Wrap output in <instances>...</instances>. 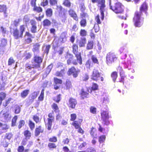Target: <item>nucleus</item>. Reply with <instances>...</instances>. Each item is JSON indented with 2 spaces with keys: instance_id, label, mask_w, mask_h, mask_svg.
Segmentation results:
<instances>
[{
  "instance_id": "obj_1",
  "label": "nucleus",
  "mask_w": 152,
  "mask_h": 152,
  "mask_svg": "<svg viewBox=\"0 0 152 152\" xmlns=\"http://www.w3.org/2000/svg\"><path fill=\"white\" fill-rule=\"evenodd\" d=\"M10 31L14 39H19L23 37V34L26 29L24 25H22L20 26L19 30L16 28H13L10 27Z\"/></svg>"
},
{
  "instance_id": "obj_39",
  "label": "nucleus",
  "mask_w": 152,
  "mask_h": 152,
  "mask_svg": "<svg viewBox=\"0 0 152 152\" xmlns=\"http://www.w3.org/2000/svg\"><path fill=\"white\" fill-rule=\"evenodd\" d=\"M46 15L47 17H51L53 15V10L50 8H48L45 11Z\"/></svg>"
},
{
  "instance_id": "obj_24",
  "label": "nucleus",
  "mask_w": 152,
  "mask_h": 152,
  "mask_svg": "<svg viewBox=\"0 0 152 152\" xmlns=\"http://www.w3.org/2000/svg\"><path fill=\"white\" fill-rule=\"evenodd\" d=\"M90 133L93 139H97V135L96 129L94 127H92L90 132Z\"/></svg>"
},
{
  "instance_id": "obj_21",
  "label": "nucleus",
  "mask_w": 152,
  "mask_h": 152,
  "mask_svg": "<svg viewBox=\"0 0 152 152\" xmlns=\"http://www.w3.org/2000/svg\"><path fill=\"white\" fill-rule=\"evenodd\" d=\"M83 121V120L82 119H79L78 121H73L71 125L73 126L75 129H77L81 126Z\"/></svg>"
},
{
  "instance_id": "obj_26",
  "label": "nucleus",
  "mask_w": 152,
  "mask_h": 152,
  "mask_svg": "<svg viewBox=\"0 0 152 152\" xmlns=\"http://www.w3.org/2000/svg\"><path fill=\"white\" fill-rule=\"evenodd\" d=\"M94 42L92 40L88 41L86 46L87 50H90L93 48Z\"/></svg>"
},
{
  "instance_id": "obj_41",
  "label": "nucleus",
  "mask_w": 152,
  "mask_h": 152,
  "mask_svg": "<svg viewBox=\"0 0 152 152\" xmlns=\"http://www.w3.org/2000/svg\"><path fill=\"white\" fill-rule=\"evenodd\" d=\"M7 40L4 38L1 39L0 44V47L4 48L7 44Z\"/></svg>"
},
{
  "instance_id": "obj_14",
  "label": "nucleus",
  "mask_w": 152,
  "mask_h": 152,
  "mask_svg": "<svg viewBox=\"0 0 152 152\" xmlns=\"http://www.w3.org/2000/svg\"><path fill=\"white\" fill-rule=\"evenodd\" d=\"M77 104V101L76 99L72 97L69 98L67 105L69 108L75 109Z\"/></svg>"
},
{
  "instance_id": "obj_38",
  "label": "nucleus",
  "mask_w": 152,
  "mask_h": 152,
  "mask_svg": "<svg viewBox=\"0 0 152 152\" xmlns=\"http://www.w3.org/2000/svg\"><path fill=\"white\" fill-rule=\"evenodd\" d=\"M80 26L84 28L87 25V20L85 19H81L80 22Z\"/></svg>"
},
{
  "instance_id": "obj_35",
  "label": "nucleus",
  "mask_w": 152,
  "mask_h": 152,
  "mask_svg": "<svg viewBox=\"0 0 152 152\" xmlns=\"http://www.w3.org/2000/svg\"><path fill=\"white\" fill-rule=\"evenodd\" d=\"M61 94H59L56 95V96L53 97V99L55 102L58 103L61 99Z\"/></svg>"
},
{
  "instance_id": "obj_60",
  "label": "nucleus",
  "mask_w": 152,
  "mask_h": 152,
  "mask_svg": "<svg viewBox=\"0 0 152 152\" xmlns=\"http://www.w3.org/2000/svg\"><path fill=\"white\" fill-rule=\"evenodd\" d=\"M106 137L104 135L100 136L99 138V141L100 143H102L104 142L105 140Z\"/></svg>"
},
{
  "instance_id": "obj_61",
  "label": "nucleus",
  "mask_w": 152,
  "mask_h": 152,
  "mask_svg": "<svg viewBox=\"0 0 152 152\" xmlns=\"http://www.w3.org/2000/svg\"><path fill=\"white\" fill-rule=\"evenodd\" d=\"M53 42L54 43L55 45V46H53V48L54 50H55L56 48L59 46V43H60V41L58 39V40H56L55 41L54 40V41H53Z\"/></svg>"
},
{
  "instance_id": "obj_53",
  "label": "nucleus",
  "mask_w": 152,
  "mask_h": 152,
  "mask_svg": "<svg viewBox=\"0 0 152 152\" xmlns=\"http://www.w3.org/2000/svg\"><path fill=\"white\" fill-rule=\"evenodd\" d=\"M17 119L18 117L17 115H15L13 117L12 120L11 126H15Z\"/></svg>"
},
{
  "instance_id": "obj_47",
  "label": "nucleus",
  "mask_w": 152,
  "mask_h": 152,
  "mask_svg": "<svg viewBox=\"0 0 152 152\" xmlns=\"http://www.w3.org/2000/svg\"><path fill=\"white\" fill-rule=\"evenodd\" d=\"M12 100L11 98H9L5 100V102L3 103V106L4 107H7L8 104L10 103L11 100Z\"/></svg>"
},
{
  "instance_id": "obj_43",
  "label": "nucleus",
  "mask_w": 152,
  "mask_h": 152,
  "mask_svg": "<svg viewBox=\"0 0 152 152\" xmlns=\"http://www.w3.org/2000/svg\"><path fill=\"white\" fill-rule=\"evenodd\" d=\"M33 10L34 11L38 13L42 12L43 11L41 7H38L36 6L34 7Z\"/></svg>"
},
{
  "instance_id": "obj_58",
  "label": "nucleus",
  "mask_w": 152,
  "mask_h": 152,
  "mask_svg": "<svg viewBox=\"0 0 152 152\" xmlns=\"http://www.w3.org/2000/svg\"><path fill=\"white\" fill-rule=\"evenodd\" d=\"M1 144L4 148L8 147L9 143L8 142H7L6 140L4 139L1 142Z\"/></svg>"
},
{
  "instance_id": "obj_52",
  "label": "nucleus",
  "mask_w": 152,
  "mask_h": 152,
  "mask_svg": "<svg viewBox=\"0 0 152 152\" xmlns=\"http://www.w3.org/2000/svg\"><path fill=\"white\" fill-rule=\"evenodd\" d=\"M12 137L13 134L11 133H7L6 134L4 139H7L8 140H10Z\"/></svg>"
},
{
  "instance_id": "obj_37",
  "label": "nucleus",
  "mask_w": 152,
  "mask_h": 152,
  "mask_svg": "<svg viewBox=\"0 0 152 152\" xmlns=\"http://www.w3.org/2000/svg\"><path fill=\"white\" fill-rule=\"evenodd\" d=\"M62 4L65 7L68 8H70L71 5V3L69 0H64Z\"/></svg>"
},
{
  "instance_id": "obj_17",
  "label": "nucleus",
  "mask_w": 152,
  "mask_h": 152,
  "mask_svg": "<svg viewBox=\"0 0 152 152\" xmlns=\"http://www.w3.org/2000/svg\"><path fill=\"white\" fill-rule=\"evenodd\" d=\"M148 6L147 4L145 2H144L141 5L140 7V11H137L135 13H138L140 15H142V12H146L148 10Z\"/></svg>"
},
{
  "instance_id": "obj_63",
  "label": "nucleus",
  "mask_w": 152,
  "mask_h": 152,
  "mask_svg": "<svg viewBox=\"0 0 152 152\" xmlns=\"http://www.w3.org/2000/svg\"><path fill=\"white\" fill-rule=\"evenodd\" d=\"M90 112L94 114H95L96 113V109L95 107L93 106H91L90 108Z\"/></svg>"
},
{
  "instance_id": "obj_34",
  "label": "nucleus",
  "mask_w": 152,
  "mask_h": 152,
  "mask_svg": "<svg viewBox=\"0 0 152 152\" xmlns=\"http://www.w3.org/2000/svg\"><path fill=\"white\" fill-rule=\"evenodd\" d=\"M29 92L28 89H26L23 90L20 93L21 97L24 98H26L28 95Z\"/></svg>"
},
{
  "instance_id": "obj_7",
  "label": "nucleus",
  "mask_w": 152,
  "mask_h": 152,
  "mask_svg": "<svg viewBox=\"0 0 152 152\" xmlns=\"http://www.w3.org/2000/svg\"><path fill=\"white\" fill-rule=\"evenodd\" d=\"M101 73L99 72V70L96 69L94 68L93 70L91 76V79L95 81H98L100 78L101 80L103 81L104 79L103 77H101Z\"/></svg>"
},
{
  "instance_id": "obj_22",
  "label": "nucleus",
  "mask_w": 152,
  "mask_h": 152,
  "mask_svg": "<svg viewBox=\"0 0 152 152\" xmlns=\"http://www.w3.org/2000/svg\"><path fill=\"white\" fill-rule=\"evenodd\" d=\"M33 46L32 51L34 54H36L37 53H39V52L40 45L39 43H37L33 45Z\"/></svg>"
},
{
  "instance_id": "obj_25",
  "label": "nucleus",
  "mask_w": 152,
  "mask_h": 152,
  "mask_svg": "<svg viewBox=\"0 0 152 152\" xmlns=\"http://www.w3.org/2000/svg\"><path fill=\"white\" fill-rule=\"evenodd\" d=\"M37 68L33 63L31 64L28 63H27L25 65V70L28 71L31 70L32 69Z\"/></svg>"
},
{
  "instance_id": "obj_33",
  "label": "nucleus",
  "mask_w": 152,
  "mask_h": 152,
  "mask_svg": "<svg viewBox=\"0 0 152 152\" xmlns=\"http://www.w3.org/2000/svg\"><path fill=\"white\" fill-rule=\"evenodd\" d=\"M51 107L55 113H59L60 112L58 106L56 103H54L53 104L51 105Z\"/></svg>"
},
{
  "instance_id": "obj_13",
  "label": "nucleus",
  "mask_w": 152,
  "mask_h": 152,
  "mask_svg": "<svg viewBox=\"0 0 152 152\" xmlns=\"http://www.w3.org/2000/svg\"><path fill=\"white\" fill-rule=\"evenodd\" d=\"M72 52L75 55L76 58L79 60L81 59H82L81 56V53L80 52H79L78 47V45L76 44H74L72 46Z\"/></svg>"
},
{
  "instance_id": "obj_10",
  "label": "nucleus",
  "mask_w": 152,
  "mask_h": 152,
  "mask_svg": "<svg viewBox=\"0 0 152 152\" xmlns=\"http://www.w3.org/2000/svg\"><path fill=\"white\" fill-rule=\"evenodd\" d=\"M43 60V58L41 56L37 54H34V57L31 62L34 64L37 68H40Z\"/></svg>"
},
{
  "instance_id": "obj_50",
  "label": "nucleus",
  "mask_w": 152,
  "mask_h": 152,
  "mask_svg": "<svg viewBox=\"0 0 152 152\" xmlns=\"http://www.w3.org/2000/svg\"><path fill=\"white\" fill-rule=\"evenodd\" d=\"M79 33L81 37H85L87 35V31L84 29H81Z\"/></svg>"
},
{
  "instance_id": "obj_42",
  "label": "nucleus",
  "mask_w": 152,
  "mask_h": 152,
  "mask_svg": "<svg viewBox=\"0 0 152 152\" xmlns=\"http://www.w3.org/2000/svg\"><path fill=\"white\" fill-rule=\"evenodd\" d=\"M53 81L54 84L57 85V84H61L62 83L63 81L61 79L58 78L57 77H54L53 78Z\"/></svg>"
},
{
  "instance_id": "obj_5",
  "label": "nucleus",
  "mask_w": 152,
  "mask_h": 152,
  "mask_svg": "<svg viewBox=\"0 0 152 152\" xmlns=\"http://www.w3.org/2000/svg\"><path fill=\"white\" fill-rule=\"evenodd\" d=\"M141 16L142 15H140L138 13H134L133 22L136 27H140L143 24L144 18H142Z\"/></svg>"
},
{
  "instance_id": "obj_54",
  "label": "nucleus",
  "mask_w": 152,
  "mask_h": 152,
  "mask_svg": "<svg viewBox=\"0 0 152 152\" xmlns=\"http://www.w3.org/2000/svg\"><path fill=\"white\" fill-rule=\"evenodd\" d=\"M52 64H50L46 68L45 71V73L46 75H48L50 72L52 68Z\"/></svg>"
},
{
  "instance_id": "obj_12",
  "label": "nucleus",
  "mask_w": 152,
  "mask_h": 152,
  "mask_svg": "<svg viewBox=\"0 0 152 152\" xmlns=\"http://www.w3.org/2000/svg\"><path fill=\"white\" fill-rule=\"evenodd\" d=\"M102 120V121L104 124L105 125H108L110 123L109 121V117L108 113L106 111H103L101 113Z\"/></svg>"
},
{
  "instance_id": "obj_18",
  "label": "nucleus",
  "mask_w": 152,
  "mask_h": 152,
  "mask_svg": "<svg viewBox=\"0 0 152 152\" xmlns=\"http://www.w3.org/2000/svg\"><path fill=\"white\" fill-rule=\"evenodd\" d=\"M31 25V31L32 33H36L37 32V27L36 25L37 23L34 20H31L30 21Z\"/></svg>"
},
{
  "instance_id": "obj_11",
  "label": "nucleus",
  "mask_w": 152,
  "mask_h": 152,
  "mask_svg": "<svg viewBox=\"0 0 152 152\" xmlns=\"http://www.w3.org/2000/svg\"><path fill=\"white\" fill-rule=\"evenodd\" d=\"M90 89V88L88 87L82 88L79 93V95L81 99H83L89 97V93H90L89 92Z\"/></svg>"
},
{
  "instance_id": "obj_49",
  "label": "nucleus",
  "mask_w": 152,
  "mask_h": 152,
  "mask_svg": "<svg viewBox=\"0 0 152 152\" xmlns=\"http://www.w3.org/2000/svg\"><path fill=\"white\" fill-rule=\"evenodd\" d=\"M48 140L51 142H56L58 141L57 137L55 136H53L50 137L49 139Z\"/></svg>"
},
{
  "instance_id": "obj_23",
  "label": "nucleus",
  "mask_w": 152,
  "mask_h": 152,
  "mask_svg": "<svg viewBox=\"0 0 152 152\" xmlns=\"http://www.w3.org/2000/svg\"><path fill=\"white\" fill-rule=\"evenodd\" d=\"M66 34V33L65 32H63L61 34L58 39L60 43H64L66 41L67 39Z\"/></svg>"
},
{
  "instance_id": "obj_6",
  "label": "nucleus",
  "mask_w": 152,
  "mask_h": 152,
  "mask_svg": "<svg viewBox=\"0 0 152 152\" xmlns=\"http://www.w3.org/2000/svg\"><path fill=\"white\" fill-rule=\"evenodd\" d=\"M106 62L108 65H110L116 62L118 57L114 53L111 52L108 53L106 56Z\"/></svg>"
},
{
  "instance_id": "obj_46",
  "label": "nucleus",
  "mask_w": 152,
  "mask_h": 152,
  "mask_svg": "<svg viewBox=\"0 0 152 152\" xmlns=\"http://www.w3.org/2000/svg\"><path fill=\"white\" fill-rule=\"evenodd\" d=\"M28 124L31 130H33L35 128V124L31 120H29Z\"/></svg>"
},
{
  "instance_id": "obj_57",
  "label": "nucleus",
  "mask_w": 152,
  "mask_h": 152,
  "mask_svg": "<svg viewBox=\"0 0 152 152\" xmlns=\"http://www.w3.org/2000/svg\"><path fill=\"white\" fill-rule=\"evenodd\" d=\"M56 10L58 11L59 15L62 14L63 10V7L61 5H56Z\"/></svg>"
},
{
  "instance_id": "obj_16",
  "label": "nucleus",
  "mask_w": 152,
  "mask_h": 152,
  "mask_svg": "<svg viewBox=\"0 0 152 152\" xmlns=\"http://www.w3.org/2000/svg\"><path fill=\"white\" fill-rule=\"evenodd\" d=\"M69 15L76 21H78L79 18L75 11L72 9H70L68 11Z\"/></svg>"
},
{
  "instance_id": "obj_29",
  "label": "nucleus",
  "mask_w": 152,
  "mask_h": 152,
  "mask_svg": "<svg viewBox=\"0 0 152 152\" xmlns=\"http://www.w3.org/2000/svg\"><path fill=\"white\" fill-rule=\"evenodd\" d=\"M51 24V21L48 19H45L42 21V25L44 27L50 26Z\"/></svg>"
},
{
  "instance_id": "obj_48",
  "label": "nucleus",
  "mask_w": 152,
  "mask_h": 152,
  "mask_svg": "<svg viewBox=\"0 0 152 152\" xmlns=\"http://www.w3.org/2000/svg\"><path fill=\"white\" fill-rule=\"evenodd\" d=\"M44 90L42 89L41 91L40 95L38 97V100L39 101H42L44 99Z\"/></svg>"
},
{
  "instance_id": "obj_51",
  "label": "nucleus",
  "mask_w": 152,
  "mask_h": 152,
  "mask_svg": "<svg viewBox=\"0 0 152 152\" xmlns=\"http://www.w3.org/2000/svg\"><path fill=\"white\" fill-rule=\"evenodd\" d=\"M120 51L121 52V53L122 54V55H124V58H125L127 56L126 53H127V51L125 49L123 48H121L120 50Z\"/></svg>"
},
{
  "instance_id": "obj_62",
  "label": "nucleus",
  "mask_w": 152,
  "mask_h": 152,
  "mask_svg": "<svg viewBox=\"0 0 152 152\" xmlns=\"http://www.w3.org/2000/svg\"><path fill=\"white\" fill-rule=\"evenodd\" d=\"M33 119L36 123H38L40 121V119L39 117L37 115H34L33 116Z\"/></svg>"
},
{
  "instance_id": "obj_3",
  "label": "nucleus",
  "mask_w": 152,
  "mask_h": 152,
  "mask_svg": "<svg viewBox=\"0 0 152 152\" xmlns=\"http://www.w3.org/2000/svg\"><path fill=\"white\" fill-rule=\"evenodd\" d=\"M65 58L66 60L67 64L68 65L72 64L73 65H77L78 63L80 65L82 64V59L79 60L77 58L76 59H74V57L71 53H66L65 56Z\"/></svg>"
},
{
  "instance_id": "obj_31",
  "label": "nucleus",
  "mask_w": 152,
  "mask_h": 152,
  "mask_svg": "<svg viewBox=\"0 0 152 152\" xmlns=\"http://www.w3.org/2000/svg\"><path fill=\"white\" fill-rule=\"evenodd\" d=\"M23 134L26 139H29L31 137V132L26 130L24 131L23 132Z\"/></svg>"
},
{
  "instance_id": "obj_40",
  "label": "nucleus",
  "mask_w": 152,
  "mask_h": 152,
  "mask_svg": "<svg viewBox=\"0 0 152 152\" xmlns=\"http://www.w3.org/2000/svg\"><path fill=\"white\" fill-rule=\"evenodd\" d=\"M38 94L36 92H34L33 94H32L31 96V99H29V102L31 103L33 102L34 100L37 97Z\"/></svg>"
},
{
  "instance_id": "obj_56",
  "label": "nucleus",
  "mask_w": 152,
  "mask_h": 152,
  "mask_svg": "<svg viewBox=\"0 0 152 152\" xmlns=\"http://www.w3.org/2000/svg\"><path fill=\"white\" fill-rule=\"evenodd\" d=\"M64 47H61L57 51L56 50H54L55 51V53H58V54L59 55H61L63 52V51L64 50Z\"/></svg>"
},
{
  "instance_id": "obj_9",
  "label": "nucleus",
  "mask_w": 152,
  "mask_h": 152,
  "mask_svg": "<svg viewBox=\"0 0 152 152\" xmlns=\"http://www.w3.org/2000/svg\"><path fill=\"white\" fill-rule=\"evenodd\" d=\"M79 69H77L74 66H72L69 68L67 72V74L68 76L72 75L74 78L77 77L80 72Z\"/></svg>"
},
{
  "instance_id": "obj_55",
  "label": "nucleus",
  "mask_w": 152,
  "mask_h": 152,
  "mask_svg": "<svg viewBox=\"0 0 152 152\" xmlns=\"http://www.w3.org/2000/svg\"><path fill=\"white\" fill-rule=\"evenodd\" d=\"M91 59L92 61L94 64H98L99 62L97 58L94 55H92L91 56Z\"/></svg>"
},
{
  "instance_id": "obj_64",
  "label": "nucleus",
  "mask_w": 152,
  "mask_h": 152,
  "mask_svg": "<svg viewBox=\"0 0 152 152\" xmlns=\"http://www.w3.org/2000/svg\"><path fill=\"white\" fill-rule=\"evenodd\" d=\"M15 63V61L14 60L13 58L12 57H10L8 59V66H11Z\"/></svg>"
},
{
  "instance_id": "obj_59",
  "label": "nucleus",
  "mask_w": 152,
  "mask_h": 152,
  "mask_svg": "<svg viewBox=\"0 0 152 152\" xmlns=\"http://www.w3.org/2000/svg\"><path fill=\"white\" fill-rule=\"evenodd\" d=\"M25 124V121L23 120H20L19 122L18 128L19 129H20Z\"/></svg>"
},
{
  "instance_id": "obj_4",
  "label": "nucleus",
  "mask_w": 152,
  "mask_h": 152,
  "mask_svg": "<svg viewBox=\"0 0 152 152\" xmlns=\"http://www.w3.org/2000/svg\"><path fill=\"white\" fill-rule=\"evenodd\" d=\"M110 9L116 14H123L124 12V6L119 2L110 4Z\"/></svg>"
},
{
  "instance_id": "obj_15",
  "label": "nucleus",
  "mask_w": 152,
  "mask_h": 152,
  "mask_svg": "<svg viewBox=\"0 0 152 152\" xmlns=\"http://www.w3.org/2000/svg\"><path fill=\"white\" fill-rule=\"evenodd\" d=\"M117 70L119 71L120 77V79L119 82L122 83L124 84V79L126 77V76L125 75L123 68L121 66H119L117 68Z\"/></svg>"
},
{
  "instance_id": "obj_32",
  "label": "nucleus",
  "mask_w": 152,
  "mask_h": 152,
  "mask_svg": "<svg viewBox=\"0 0 152 152\" xmlns=\"http://www.w3.org/2000/svg\"><path fill=\"white\" fill-rule=\"evenodd\" d=\"M111 77L114 83L116 82V80L118 77V73L116 71L113 72L111 74Z\"/></svg>"
},
{
  "instance_id": "obj_45",
  "label": "nucleus",
  "mask_w": 152,
  "mask_h": 152,
  "mask_svg": "<svg viewBox=\"0 0 152 152\" xmlns=\"http://www.w3.org/2000/svg\"><path fill=\"white\" fill-rule=\"evenodd\" d=\"M32 56V54L30 52L26 53L24 55V59L25 60L30 59Z\"/></svg>"
},
{
  "instance_id": "obj_36",
  "label": "nucleus",
  "mask_w": 152,
  "mask_h": 152,
  "mask_svg": "<svg viewBox=\"0 0 152 152\" xmlns=\"http://www.w3.org/2000/svg\"><path fill=\"white\" fill-rule=\"evenodd\" d=\"M86 39L85 38H81L79 42V47H84L86 43Z\"/></svg>"
},
{
  "instance_id": "obj_27",
  "label": "nucleus",
  "mask_w": 152,
  "mask_h": 152,
  "mask_svg": "<svg viewBox=\"0 0 152 152\" xmlns=\"http://www.w3.org/2000/svg\"><path fill=\"white\" fill-rule=\"evenodd\" d=\"M65 74V69L63 68L61 69L60 71H57L55 74V75L58 77H63Z\"/></svg>"
},
{
  "instance_id": "obj_19",
  "label": "nucleus",
  "mask_w": 152,
  "mask_h": 152,
  "mask_svg": "<svg viewBox=\"0 0 152 152\" xmlns=\"http://www.w3.org/2000/svg\"><path fill=\"white\" fill-rule=\"evenodd\" d=\"M7 10V7L6 5L0 4V12L3 13L5 17H7L8 16Z\"/></svg>"
},
{
  "instance_id": "obj_20",
  "label": "nucleus",
  "mask_w": 152,
  "mask_h": 152,
  "mask_svg": "<svg viewBox=\"0 0 152 152\" xmlns=\"http://www.w3.org/2000/svg\"><path fill=\"white\" fill-rule=\"evenodd\" d=\"M44 132V129L41 125L37 127L34 131V135L35 137L38 136L40 133H43Z\"/></svg>"
},
{
  "instance_id": "obj_44",
  "label": "nucleus",
  "mask_w": 152,
  "mask_h": 152,
  "mask_svg": "<svg viewBox=\"0 0 152 152\" xmlns=\"http://www.w3.org/2000/svg\"><path fill=\"white\" fill-rule=\"evenodd\" d=\"M48 147L49 149L51 150L56 149L57 148V145L55 143L50 142L48 143Z\"/></svg>"
},
{
  "instance_id": "obj_28",
  "label": "nucleus",
  "mask_w": 152,
  "mask_h": 152,
  "mask_svg": "<svg viewBox=\"0 0 152 152\" xmlns=\"http://www.w3.org/2000/svg\"><path fill=\"white\" fill-rule=\"evenodd\" d=\"M65 86L66 90H69L72 88V86L71 81L69 79H67L65 83Z\"/></svg>"
},
{
  "instance_id": "obj_2",
  "label": "nucleus",
  "mask_w": 152,
  "mask_h": 152,
  "mask_svg": "<svg viewBox=\"0 0 152 152\" xmlns=\"http://www.w3.org/2000/svg\"><path fill=\"white\" fill-rule=\"evenodd\" d=\"M91 1L93 3H96L97 6L99 9L100 12L101 20H103L104 17V12L106 10L105 0H91Z\"/></svg>"
},
{
  "instance_id": "obj_8",
  "label": "nucleus",
  "mask_w": 152,
  "mask_h": 152,
  "mask_svg": "<svg viewBox=\"0 0 152 152\" xmlns=\"http://www.w3.org/2000/svg\"><path fill=\"white\" fill-rule=\"evenodd\" d=\"M48 118H47V122L45 124V125L47 127V129L50 130L52 129V123L54 121L55 119L54 114L53 111L49 113L48 115Z\"/></svg>"
},
{
  "instance_id": "obj_30",
  "label": "nucleus",
  "mask_w": 152,
  "mask_h": 152,
  "mask_svg": "<svg viewBox=\"0 0 152 152\" xmlns=\"http://www.w3.org/2000/svg\"><path fill=\"white\" fill-rule=\"evenodd\" d=\"M90 88V93H91L93 91H95L99 89V86L97 83H93L92 86Z\"/></svg>"
}]
</instances>
